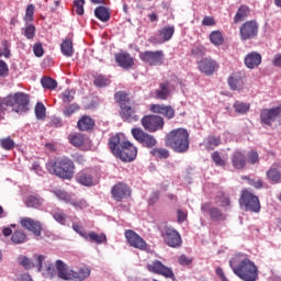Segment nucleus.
Instances as JSON below:
<instances>
[{
	"label": "nucleus",
	"mask_w": 281,
	"mask_h": 281,
	"mask_svg": "<svg viewBox=\"0 0 281 281\" xmlns=\"http://www.w3.org/2000/svg\"><path fill=\"white\" fill-rule=\"evenodd\" d=\"M229 267L233 273L243 281L258 280V266L243 254L235 255L229 260Z\"/></svg>",
	"instance_id": "obj_1"
},
{
	"label": "nucleus",
	"mask_w": 281,
	"mask_h": 281,
	"mask_svg": "<svg viewBox=\"0 0 281 281\" xmlns=\"http://www.w3.org/2000/svg\"><path fill=\"white\" fill-rule=\"evenodd\" d=\"M108 146L112 155L125 164L135 161L137 157V147L128 140H123L120 134L111 136Z\"/></svg>",
	"instance_id": "obj_2"
},
{
	"label": "nucleus",
	"mask_w": 281,
	"mask_h": 281,
	"mask_svg": "<svg viewBox=\"0 0 281 281\" xmlns=\"http://www.w3.org/2000/svg\"><path fill=\"white\" fill-rule=\"evenodd\" d=\"M167 148L173 153H188L190 149V133L186 128H176L169 132L165 137Z\"/></svg>",
	"instance_id": "obj_3"
},
{
	"label": "nucleus",
	"mask_w": 281,
	"mask_h": 281,
	"mask_svg": "<svg viewBox=\"0 0 281 281\" xmlns=\"http://www.w3.org/2000/svg\"><path fill=\"white\" fill-rule=\"evenodd\" d=\"M114 100L120 106L119 115L123 122L128 124H134L139 122V114H137V108L131 104V98L126 91H117L114 94Z\"/></svg>",
	"instance_id": "obj_4"
},
{
	"label": "nucleus",
	"mask_w": 281,
	"mask_h": 281,
	"mask_svg": "<svg viewBox=\"0 0 281 281\" xmlns=\"http://www.w3.org/2000/svg\"><path fill=\"white\" fill-rule=\"evenodd\" d=\"M49 170L59 179H74L76 165H74V160L70 158L58 157L54 159Z\"/></svg>",
	"instance_id": "obj_5"
},
{
	"label": "nucleus",
	"mask_w": 281,
	"mask_h": 281,
	"mask_svg": "<svg viewBox=\"0 0 281 281\" xmlns=\"http://www.w3.org/2000/svg\"><path fill=\"white\" fill-rule=\"evenodd\" d=\"M7 106H11L14 113H27L30 111V95L25 92H15L4 100Z\"/></svg>",
	"instance_id": "obj_6"
},
{
	"label": "nucleus",
	"mask_w": 281,
	"mask_h": 281,
	"mask_svg": "<svg viewBox=\"0 0 281 281\" xmlns=\"http://www.w3.org/2000/svg\"><path fill=\"white\" fill-rule=\"evenodd\" d=\"M239 203L245 207L246 212H252L255 214L260 212V199L247 189L241 191Z\"/></svg>",
	"instance_id": "obj_7"
},
{
	"label": "nucleus",
	"mask_w": 281,
	"mask_h": 281,
	"mask_svg": "<svg viewBox=\"0 0 281 281\" xmlns=\"http://www.w3.org/2000/svg\"><path fill=\"white\" fill-rule=\"evenodd\" d=\"M140 124L147 133H157V131H161L164 128L166 122H164V117L157 114H147L142 117Z\"/></svg>",
	"instance_id": "obj_8"
},
{
	"label": "nucleus",
	"mask_w": 281,
	"mask_h": 281,
	"mask_svg": "<svg viewBox=\"0 0 281 281\" xmlns=\"http://www.w3.org/2000/svg\"><path fill=\"white\" fill-rule=\"evenodd\" d=\"M258 32H260V24H258V21H246L239 27L240 41H254V38L258 37Z\"/></svg>",
	"instance_id": "obj_9"
},
{
	"label": "nucleus",
	"mask_w": 281,
	"mask_h": 281,
	"mask_svg": "<svg viewBox=\"0 0 281 281\" xmlns=\"http://www.w3.org/2000/svg\"><path fill=\"white\" fill-rule=\"evenodd\" d=\"M132 137L144 148H155L157 146V138L147 132L143 131L142 127H134L131 131Z\"/></svg>",
	"instance_id": "obj_10"
},
{
	"label": "nucleus",
	"mask_w": 281,
	"mask_h": 281,
	"mask_svg": "<svg viewBox=\"0 0 281 281\" xmlns=\"http://www.w3.org/2000/svg\"><path fill=\"white\" fill-rule=\"evenodd\" d=\"M201 212H203V214H207L210 221L213 223H223L227 221V213H224L223 210L217 206H213L210 202L202 203Z\"/></svg>",
	"instance_id": "obj_11"
},
{
	"label": "nucleus",
	"mask_w": 281,
	"mask_h": 281,
	"mask_svg": "<svg viewBox=\"0 0 281 281\" xmlns=\"http://www.w3.org/2000/svg\"><path fill=\"white\" fill-rule=\"evenodd\" d=\"M139 58L142 63L145 65H149V67H158L159 65H164V50H145L139 53Z\"/></svg>",
	"instance_id": "obj_12"
},
{
	"label": "nucleus",
	"mask_w": 281,
	"mask_h": 281,
	"mask_svg": "<svg viewBox=\"0 0 281 281\" xmlns=\"http://www.w3.org/2000/svg\"><path fill=\"white\" fill-rule=\"evenodd\" d=\"M146 269L149 273L162 276L164 278H169V280H175V272L172 269L168 268V266L164 265L159 260H154L151 263H147Z\"/></svg>",
	"instance_id": "obj_13"
},
{
	"label": "nucleus",
	"mask_w": 281,
	"mask_h": 281,
	"mask_svg": "<svg viewBox=\"0 0 281 281\" xmlns=\"http://www.w3.org/2000/svg\"><path fill=\"white\" fill-rule=\"evenodd\" d=\"M161 236L164 243L167 244L168 247H172L173 249L177 247H181V244L183 243L179 232L171 227H165L161 232Z\"/></svg>",
	"instance_id": "obj_14"
},
{
	"label": "nucleus",
	"mask_w": 281,
	"mask_h": 281,
	"mask_svg": "<svg viewBox=\"0 0 281 281\" xmlns=\"http://www.w3.org/2000/svg\"><path fill=\"white\" fill-rule=\"evenodd\" d=\"M125 238L131 247H134V249H139L140 251H146L148 244H146V240L139 236L135 231L127 229L125 231Z\"/></svg>",
	"instance_id": "obj_15"
},
{
	"label": "nucleus",
	"mask_w": 281,
	"mask_h": 281,
	"mask_svg": "<svg viewBox=\"0 0 281 281\" xmlns=\"http://www.w3.org/2000/svg\"><path fill=\"white\" fill-rule=\"evenodd\" d=\"M278 117H281V105L272 109H262L260 112L261 124L266 126H271Z\"/></svg>",
	"instance_id": "obj_16"
},
{
	"label": "nucleus",
	"mask_w": 281,
	"mask_h": 281,
	"mask_svg": "<svg viewBox=\"0 0 281 281\" xmlns=\"http://www.w3.org/2000/svg\"><path fill=\"white\" fill-rule=\"evenodd\" d=\"M111 194L114 201L122 202L131 196V187L124 182H119L112 187Z\"/></svg>",
	"instance_id": "obj_17"
},
{
	"label": "nucleus",
	"mask_w": 281,
	"mask_h": 281,
	"mask_svg": "<svg viewBox=\"0 0 281 281\" xmlns=\"http://www.w3.org/2000/svg\"><path fill=\"white\" fill-rule=\"evenodd\" d=\"M20 225H22L24 229L32 232L37 238L41 237L43 232V224L41 222L35 221L32 217H22L20 220Z\"/></svg>",
	"instance_id": "obj_18"
},
{
	"label": "nucleus",
	"mask_w": 281,
	"mask_h": 281,
	"mask_svg": "<svg viewBox=\"0 0 281 281\" xmlns=\"http://www.w3.org/2000/svg\"><path fill=\"white\" fill-rule=\"evenodd\" d=\"M217 68L218 64L212 58H204L198 63V69L204 76H212Z\"/></svg>",
	"instance_id": "obj_19"
},
{
	"label": "nucleus",
	"mask_w": 281,
	"mask_h": 281,
	"mask_svg": "<svg viewBox=\"0 0 281 281\" xmlns=\"http://www.w3.org/2000/svg\"><path fill=\"white\" fill-rule=\"evenodd\" d=\"M228 87L232 91H243L245 89V75L234 72L228 77Z\"/></svg>",
	"instance_id": "obj_20"
},
{
	"label": "nucleus",
	"mask_w": 281,
	"mask_h": 281,
	"mask_svg": "<svg viewBox=\"0 0 281 281\" xmlns=\"http://www.w3.org/2000/svg\"><path fill=\"white\" fill-rule=\"evenodd\" d=\"M149 111L157 115H164L167 120H172L175 117V109L171 108V105L151 104Z\"/></svg>",
	"instance_id": "obj_21"
},
{
	"label": "nucleus",
	"mask_w": 281,
	"mask_h": 281,
	"mask_svg": "<svg viewBox=\"0 0 281 281\" xmlns=\"http://www.w3.org/2000/svg\"><path fill=\"white\" fill-rule=\"evenodd\" d=\"M55 267L57 269V276L60 278V280L71 281L74 269L69 268V266L64 263L60 259L55 262Z\"/></svg>",
	"instance_id": "obj_22"
},
{
	"label": "nucleus",
	"mask_w": 281,
	"mask_h": 281,
	"mask_svg": "<svg viewBox=\"0 0 281 281\" xmlns=\"http://www.w3.org/2000/svg\"><path fill=\"white\" fill-rule=\"evenodd\" d=\"M262 63V55L258 52H251L245 57V65L248 69H256V67H260Z\"/></svg>",
	"instance_id": "obj_23"
},
{
	"label": "nucleus",
	"mask_w": 281,
	"mask_h": 281,
	"mask_svg": "<svg viewBox=\"0 0 281 281\" xmlns=\"http://www.w3.org/2000/svg\"><path fill=\"white\" fill-rule=\"evenodd\" d=\"M115 60L119 67H122V69H131V67L135 65V60H133V57L128 53L116 54Z\"/></svg>",
	"instance_id": "obj_24"
},
{
	"label": "nucleus",
	"mask_w": 281,
	"mask_h": 281,
	"mask_svg": "<svg viewBox=\"0 0 281 281\" xmlns=\"http://www.w3.org/2000/svg\"><path fill=\"white\" fill-rule=\"evenodd\" d=\"M94 127H95V120H93L89 115L81 116L77 122V128L78 131H81V132L93 131Z\"/></svg>",
	"instance_id": "obj_25"
},
{
	"label": "nucleus",
	"mask_w": 281,
	"mask_h": 281,
	"mask_svg": "<svg viewBox=\"0 0 281 281\" xmlns=\"http://www.w3.org/2000/svg\"><path fill=\"white\" fill-rule=\"evenodd\" d=\"M76 179L81 186H93V173L89 169L79 171L76 176Z\"/></svg>",
	"instance_id": "obj_26"
},
{
	"label": "nucleus",
	"mask_w": 281,
	"mask_h": 281,
	"mask_svg": "<svg viewBox=\"0 0 281 281\" xmlns=\"http://www.w3.org/2000/svg\"><path fill=\"white\" fill-rule=\"evenodd\" d=\"M231 161L236 170H243L247 166V156L241 151H235L231 157Z\"/></svg>",
	"instance_id": "obj_27"
},
{
	"label": "nucleus",
	"mask_w": 281,
	"mask_h": 281,
	"mask_svg": "<svg viewBox=\"0 0 281 281\" xmlns=\"http://www.w3.org/2000/svg\"><path fill=\"white\" fill-rule=\"evenodd\" d=\"M267 178L273 184L281 183V165L274 164L267 171Z\"/></svg>",
	"instance_id": "obj_28"
},
{
	"label": "nucleus",
	"mask_w": 281,
	"mask_h": 281,
	"mask_svg": "<svg viewBox=\"0 0 281 281\" xmlns=\"http://www.w3.org/2000/svg\"><path fill=\"white\" fill-rule=\"evenodd\" d=\"M251 14V9L247 4H241L233 19L235 24L243 23Z\"/></svg>",
	"instance_id": "obj_29"
},
{
	"label": "nucleus",
	"mask_w": 281,
	"mask_h": 281,
	"mask_svg": "<svg viewBox=\"0 0 281 281\" xmlns=\"http://www.w3.org/2000/svg\"><path fill=\"white\" fill-rule=\"evenodd\" d=\"M156 100H168L170 98V81H165L155 90Z\"/></svg>",
	"instance_id": "obj_30"
},
{
	"label": "nucleus",
	"mask_w": 281,
	"mask_h": 281,
	"mask_svg": "<svg viewBox=\"0 0 281 281\" xmlns=\"http://www.w3.org/2000/svg\"><path fill=\"white\" fill-rule=\"evenodd\" d=\"M90 276H91V269L87 266H83L79 268L78 271L72 270L70 281H85L89 279Z\"/></svg>",
	"instance_id": "obj_31"
},
{
	"label": "nucleus",
	"mask_w": 281,
	"mask_h": 281,
	"mask_svg": "<svg viewBox=\"0 0 281 281\" xmlns=\"http://www.w3.org/2000/svg\"><path fill=\"white\" fill-rule=\"evenodd\" d=\"M94 16L102 21V23H106L111 19V12L106 7H97L94 9Z\"/></svg>",
	"instance_id": "obj_32"
},
{
	"label": "nucleus",
	"mask_w": 281,
	"mask_h": 281,
	"mask_svg": "<svg viewBox=\"0 0 281 281\" xmlns=\"http://www.w3.org/2000/svg\"><path fill=\"white\" fill-rule=\"evenodd\" d=\"M60 49L66 58H71V56H74V42L70 38L64 40L60 44Z\"/></svg>",
	"instance_id": "obj_33"
},
{
	"label": "nucleus",
	"mask_w": 281,
	"mask_h": 281,
	"mask_svg": "<svg viewBox=\"0 0 281 281\" xmlns=\"http://www.w3.org/2000/svg\"><path fill=\"white\" fill-rule=\"evenodd\" d=\"M175 35V26H165L158 31V36L161 40V43H166L172 38Z\"/></svg>",
	"instance_id": "obj_34"
},
{
	"label": "nucleus",
	"mask_w": 281,
	"mask_h": 281,
	"mask_svg": "<svg viewBox=\"0 0 281 281\" xmlns=\"http://www.w3.org/2000/svg\"><path fill=\"white\" fill-rule=\"evenodd\" d=\"M43 198L41 195H29L25 203L26 207H34L35 210H38V207L43 206Z\"/></svg>",
	"instance_id": "obj_35"
},
{
	"label": "nucleus",
	"mask_w": 281,
	"mask_h": 281,
	"mask_svg": "<svg viewBox=\"0 0 281 281\" xmlns=\"http://www.w3.org/2000/svg\"><path fill=\"white\" fill-rule=\"evenodd\" d=\"M86 240H89V243H95L97 245H102V243H105L106 235L104 234H97L94 232L87 234V237H83Z\"/></svg>",
	"instance_id": "obj_36"
},
{
	"label": "nucleus",
	"mask_w": 281,
	"mask_h": 281,
	"mask_svg": "<svg viewBox=\"0 0 281 281\" xmlns=\"http://www.w3.org/2000/svg\"><path fill=\"white\" fill-rule=\"evenodd\" d=\"M221 136L209 135L206 137L205 148L206 150H214L221 144Z\"/></svg>",
	"instance_id": "obj_37"
},
{
	"label": "nucleus",
	"mask_w": 281,
	"mask_h": 281,
	"mask_svg": "<svg viewBox=\"0 0 281 281\" xmlns=\"http://www.w3.org/2000/svg\"><path fill=\"white\" fill-rule=\"evenodd\" d=\"M150 155L153 157H156L157 159H168V157H170V151H168V149L166 148H153L150 151Z\"/></svg>",
	"instance_id": "obj_38"
},
{
	"label": "nucleus",
	"mask_w": 281,
	"mask_h": 281,
	"mask_svg": "<svg viewBox=\"0 0 281 281\" xmlns=\"http://www.w3.org/2000/svg\"><path fill=\"white\" fill-rule=\"evenodd\" d=\"M26 238L27 235H25L23 231H15L11 236V240L14 243V245H21L25 243Z\"/></svg>",
	"instance_id": "obj_39"
},
{
	"label": "nucleus",
	"mask_w": 281,
	"mask_h": 281,
	"mask_svg": "<svg viewBox=\"0 0 281 281\" xmlns=\"http://www.w3.org/2000/svg\"><path fill=\"white\" fill-rule=\"evenodd\" d=\"M233 109L235 110L236 113H240L241 115H245V113L249 112L250 105L249 103L236 101L233 105Z\"/></svg>",
	"instance_id": "obj_40"
},
{
	"label": "nucleus",
	"mask_w": 281,
	"mask_h": 281,
	"mask_svg": "<svg viewBox=\"0 0 281 281\" xmlns=\"http://www.w3.org/2000/svg\"><path fill=\"white\" fill-rule=\"evenodd\" d=\"M41 85L44 89H49L50 91L58 87V82H56V80H54L52 77L42 78Z\"/></svg>",
	"instance_id": "obj_41"
},
{
	"label": "nucleus",
	"mask_w": 281,
	"mask_h": 281,
	"mask_svg": "<svg viewBox=\"0 0 281 281\" xmlns=\"http://www.w3.org/2000/svg\"><path fill=\"white\" fill-rule=\"evenodd\" d=\"M210 41L212 43V45L218 46V45H223V33H221V31H213L210 34Z\"/></svg>",
	"instance_id": "obj_42"
},
{
	"label": "nucleus",
	"mask_w": 281,
	"mask_h": 281,
	"mask_svg": "<svg viewBox=\"0 0 281 281\" xmlns=\"http://www.w3.org/2000/svg\"><path fill=\"white\" fill-rule=\"evenodd\" d=\"M211 158L213 164H215V166H220V168H225L227 166V160L223 159V157H221V153L218 151H214L211 155Z\"/></svg>",
	"instance_id": "obj_43"
},
{
	"label": "nucleus",
	"mask_w": 281,
	"mask_h": 281,
	"mask_svg": "<svg viewBox=\"0 0 281 281\" xmlns=\"http://www.w3.org/2000/svg\"><path fill=\"white\" fill-rule=\"evenodd\" d=\"M68 139L72 146H82L85 144V136L82 134H70Z\"/></svg>",
	"instance_id": "obj_44"
},
{
	"label": "nucleus",
	"mask_w": 281,
	"mask_h": 281,
	"mask_svg": "<svg viewBox=\"0 0 281 281\" xmlns=\"http://www.w3.org/2000/svg\"><path fill=\"white\" fill-rule=\"evenodd\" d=\"M52 216L60 225H65V223H67V215L65 214V212H63V210H57L53 212Z\"/></svg>",
	"instance_id": "obj_45"
},
{
	"label": "nucleus",
	"mask_w": 281,
	"mask_h": 281,
	"mask_svg": "<svg viewBox=\"0 0 281 281\" xmlns=\"http://www.w3.org/2000/svg\"><path fill=\"white\" fill-rule=\"evenodd\" d=\"M2 49H0V58L4 56V58H10L12 53H10V42L8 40L1 41Z\"/></svg>",
	"instance_id": "obj_46"
},
{
	"label": "nucleus",
	"mask_w": 281,
	"mask_h": 281,
	"mask_svg": "<svg viewBox=\"0 0 281 281\" xmlns=\"http://www.w3.org/2000/svg\"><path fill=\"white\" fill-rule=\"evenodd\" d=\"M78 111H80V105H78V103H72L63 111V114L65 117H71V115L78 113Z\"/></svg>",
	"instance_id": "obj_47"
},
{
	"label": "nucleus",
	"mask_w": 281,
	"mask_h": 281,
	"mask_svg": "<svg viewBox=\"0 0 281 281\" xmlns=\"http://www.w3.org/2000/svg\"><path fill=\"white\" fill-rule=\"evenodd\" d=\"M23 32L25 38L32 41V38L36 36V26H34L33 24H29L23 29Z\"/></svg>",
	"instance_id": "obj_48"
},
{
	"label": "nucleus",
	"mask_w": 281,
	"mask_h": 281,
	"mask_svg": "<svg viewBox=\"0 0 281 281\" xmlns=\"http://www.w3.org/2000/svg\"><path fill=\"white\" fill-rule=\"evenodd\" d=\"M54 194L59 199V201H64V203H71V195H69L67 191L56 190L54 191Z\"/></svg>",
	"instance_id": "obj_49"
},
{
	"label": "nucleus",
	"mask_w": 281,
	"mask_h": 281,
	"mask_svg": "<svg viewBox=\"0 0 281 281\" xmlns=\"http://www.w3.org/2000/svg\"><path fill=\"white\" fill-rule=\"evenodd\" d=\"M110 83H111V81L104 75H99L94 78V86L95 87H100V88L108 87V85H110Z\"/></svg>",
	"instance_id": "obj_50"
},
{
	"label": "nucleus",
	"mask_w": 281,
	"mask_h": 281,
	"mask_svg": "<svg viewBox=\"0 0 281 281\" xmlns=\"http://www.w3.org/2000/svg\"><path fill=\"white\" fill-rule=\"evenodd\" d=\"M35 115L37 120H45L46 117V109L43 103H36L35 105Z\"/></svg>",
	"instance_id": "obj_51"
},
{
	"label": "nucleus",
	"mask_w": 281,
	"mask_h": 281,
	"mask_svg": "<svg viewBox=\"0 0 281 281\" xmlns=\"http://www.w3.org/2000/svg\"><path fill=\"white\" fill-rule=\"evenodd\" d=\"M0 146L3 150H12L14 148V140L10 137L1 138Z\"/></svg>",
	"instance_id": "obj_52"
},
{
	"label": "nucleus",
	"mask_w": 281,
	"mask_h": 281,
	"mask_svg": "<svg viewBox=\"0 0 281 281\" xmlns=\"http://www.w3.org/2000/svg\"><path fill=\"white\" fill-rule=\"evenodd\" d=\"M75 95L76 91L67 89L61 93V100L67 104L69 102H74Z\"/></svg>",
	"instance_id": "obj_53"
},
{
	"label": "nucleus",
	"mask_w": 281,
	"mask_h": 281,
	"mask_svg": "<svg viewBox=\"0 0 281 281\" xmlns=\"http://www.w3.org/2000/svg\"><path fill=\"white\" fill-rule=\"evenodd\" d=\"M215 203L217 205H221V207H229L232 205V202L229 201V198H227L223 194L215 198Z\"/></svg>",
	"instance_id": "obj_54"
},
{
	"label": "nucleus",
	"mask_w": 281,
	"mask_h": 281,
	"mask_svg": "<svg viewBox=\"0 0 281 281\" xmlns=\"http://www.w3.org/2000/svg\"><path fill=\"white\" fill-rule=\"evenodd\" d=\"M75 12L79 16H82L85 14V0H75L74 1Z\"/></svg>",
	"instance_id": "obj_55"
},
{
	"label": "nucleus",
	"mask_w": 281,
	"mask_h": 281,
	"mask_svg": "<svg viewBox=\"0 0 281 281\" xmlns=\"http://www.w3.org/2000/svg\"><path fill=\"white\" fill-rule=\"evenodd\" d=\"M24 21H34V4H29L25 10Z\"/></svg>",
	"instance_id": "obj_56"
},
{
	"label": "nucleus",
	"mask_w": 281,
	"mask_h": 281,
	"mask_svg": "<svg viewBox=\"0 0 281 281\" xmlns=\"http://www.w3.org/2000/svg\"><path fill=\"white\" fill-rule=\"evenodd\" d=\"M33 53L37 58L43 57V54H45V49H43V44L41 42L34 44Z\"/></svg>",
	"instance_id": "obj_57"
},
{
	"label": "nucleus",
	"mask_w": 281,
	"mask_h": 281,
	"mask_svg": "<svg viewBox=\"0 0 281 281\" xmlns=\"http://www.w3.org/2000/svg\"><path fill=\"white\" fill-rule=\"evenodd\" d=\"M248 161H249V164H259V161H260V158H259V156H258V151H256V150H251V151H249L248 153Z\"/></svg>",
	"instance_id": "obj_58"
},
{
	"label": "nucleus",
	"mask_w": 281,
	"mask_h": 281,
	"mask_svg": "<svg viewBox=\"0 0 281 281\" xmlns=\"http://www.w3.org/2000/svg\"><path fill=\"white\" fill-rule=\"evenodd\" d=\"M69 203L75 206V210H85L86 207H89V204L85 200H79L77 202L70 200Z\"/></svg>",
	"instance_id": "obj_59"
},
{
	"label": "nucleus",
	"mask_w": 281,
	"mask_h": 281,
	"mask_svg": "<svg viewBox=\"0 0 281 281\" xmlns=\"http://www.w3.org/2000/svg\"><path fill=\"white\" fill-rule=\"evenodd\" d=\"M202 25H204L206 27H212V26L216 25V21L212 16H204L202 20Z\"/></svg>",
	"instance_id": "obj_60"
},
{
	"label": "nucleus",
	"mask_w": 281,
	"mask_h": 281,
	"mask_svg": "<svg viewBox=\"0 0 281 281\" xmlns=\"http://www.w3.org/2000/svg\"><path fill=\"white\" fill-rule=\"evenodd\" d=\"M179 265H182V267H188L189 265H192V259L188 258L186 255H181L178 259Z\"/></svg>",
	"instance_id": "obj_61"
},
{
	"label": "nucleus",
	"mask_w": 281,
	"mask_h": 281,
	"mask_svg": "<svg viewBox=\"0 0 281 281\" xmlns=\"http://www.w3.org/2000/svg\"><path fill=\"white\" fill-rule=\"evenodd\" d=\"M191 53L193 56H205V47L203 46H198L192 48Z\"/></svg>",
	"instance_id": "obj_62"
},
{
	"label": "nucleus",
	"mask_w": 281,
	"mask_h": 281,
	"mask_svg": "<svg viewBox=\"0 0 281 281\" xmlns=\"http://www.w3.org/2000/svg\"><path fill=\"white\" fill-rule=\"evenodd\" d=\"M8 64H5V61L0 59V76L3 78L5 76H8Z\"/></svg>",
	"instance_id": "obj_63"
},
{
	"label": "nucleus",
	"mask_w": 281,
	"mask_h": 281,
	"mask_svg": "<svg viewBox=\"0 0 281 281\" xmlns=\"http://www.w3.org/2000/svg\"><path fill=\"white\" fill-rule=\"evenodd\" d=\"M20 263L26 269H32L34 267V262H32L27 257H23Z\"/></svg>",
	"instance_id": "obj_64"
}]
</instances>
